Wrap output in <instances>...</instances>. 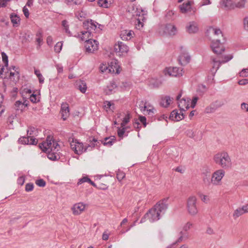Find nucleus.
<instances>
[{"label":"nucleus","instance_id":"obj_1","mask_svg":"<svg viewBox=\"0 0 248 248\" xmlns=\"http://www.w3.org/2000/svg\"><path fill=\"white\" fill-rule=\"evenodd\" d=\"M215 163L223 169H228L232 167V162L228 153L221 152L216 154L213 157Z\"/></svg>","mask_w":248,"mask_h":248},{"label":"nucleus","instance_id":"obj_2","mask_svg":"<svg viewBox=\"0 0 248 248\" xmlns=\"http://www.w3.org/2000/svg\"><path fill=\"white\" fill-rule=\"evenodd\" d=\"M39 146L45 153H47L48 151L58 152L60 148L59 144L50 136H48L46 141L40 143Z\"/></svg>","mask_w":248,"mask_h":248},{"label":"nucleus","instance_id":"obj_3","mask_svg":"<svg viewBox=\"0 0 248 248\" xmlns=\"http://www.w3.org/2000/svg\"><path fill=\"white\" fill-rule=\"evenodd\" d=\"M248 0H221L220 5L228 9H244Z\"/></svg>","mask_w":248,"mask_h":248},{"label":"nucleus","instance_id":"obj_4","mask_svg":"<svg viewBox=\"0 0 248 248\" xmlns=\"http://www.w3.org/2000/svg\"><path fill=\"white\" fill-rule=\"evenodd\" d=\"M68 141L70 142L71 149L75 154L80 155L87 151V148L84 147L83 143L79 142L77 140L69 138Z\"/></svg>","mask_w":248,"mask_h":248},{"label":"nucleus","instance_id":"obj_5","mask_svg":"<svg viewBox=\"0 0 248 248\" xmlns=\"http://www.w3.org/2000/svg\"><path fill=\"white\" fill-rule=\"evenodd\" d=\"M197 202V199L195 196H190L187 200L186 208L188 213L191 216H195L198 213Z\"/></svg>","mask_w":248,"mask_h":248},{"label":"nucleus","instance_id":"obj_6","mask_svg":"<svg viewBox=\"0 0 248 248\" xmlns=\"http://www.w3.org/2000/svg\"><path fill=\"white\" fill-rule=\"evenodd\" d=\"M91 32L87 31H83L80 32V34H78V37L82 41H85L86 43V46H97L99 45L98 42L96 40L89 39L91 36Z\"/></svg>","mask_w":248,"mask_h":248},{"label":"nucleus","instance_id":"obj_7","mask_svg":"<svg viewBox=\"0 0 248 248\" xmlns=\"http://www.w3.org/2000/svg\"><path fill=\"white\" fill-rule=\"evenodd\" d=\"M83 25L84 28L87 30L86 31L90 32L91 34L93 31L98 32L102 30L100 28L102 26L92 19L84 22Z\"/></svg>","mask_w":248,"mask_h":248},{"label":"nucleus","instance_id":"obj_8","mask_svg":"<svg viewBox=\"0 0 248 248\" xmlns=\"http://www.w3.org/2000/svg\"><path fill=\"white\" fill-rule=\"evenodd\" d=\"M159 33L161 35H174L177 32L176 28L172 24L162 25L159 29Z\"/></svg>","mask_w":248,"mask_h":248},{"label":"nucleus","instance_id":"obj_9","mask_svg":"<svg viewBox=\"0 0 248 248\" xmlns=\"http://www.w3.org/2000/svg\"><path fill=\"white\" fill-rule=\"evenodd\" d=\"M163 72L165 76L174 77H181L183 73V69L177 67H166Z\"/></svg>","mask_w":248,"mask_h":248},{"label":"nucleus","instance_id":"obj_10","mask_svg":"<svg viewBox=\"0 0 248 248\" xmlns=\"http://www.w3.org/2000/svg\"><path fill=\"white\" fill-rule=\"evenodd\" d=\"M208 33L211 36L214 37L213 41L217 45H222L223 43H221L220 40L217 38L219 36H222L221 30L219 29L210 27L207 30Z\"/></svg>","mask_w":248,"mask_h":248},{"label":"nucleus","instance_id":"obj_11","mask_svg":"<svg viewBox=\"0 0 248 248\" xmlns=\"http://www.w3.org/2000/svg\"><path fill=\"white\" fill-rule=\"evenodd\" d=\"M168 198H164L157 202L153 207L158 212L161 216L164 215L168 208L167 203Z\"/></svg>","mask_w":248,"mask_h":248},{"label":"nucleus","instance_id":"obj_12","mask_svg":"<svg viewBox=\"0 0 248 248\" xmlns=\"http://www.w3.org/2000/svg\"><path fill=\"white\" fill-rule=\"evenodd\" d=\"M225 172L223 169H219L216 170L213 174L211 178L212 183L216 186L219 185L221 181L225 175Z\"/></svg>","mask_w":248,"mask_h":248},{"label":"nucleus","instance_id":"obj_13","mask_svg":"<svg viewBox=\"0 0 248 248\" xmlns=\"http://www.w3.org/2000/svg\"><path fill=\"white\" fill-rule=\"evenodd\" d=\"M233 58V56L232 54H229L224 56V59L221 60H217L215 58H212V62L213 63L212 69H216L214 73H216L217 70L219 68L222 63H224L230 61Z\"/></svg>","mask_w":248,"mask_h":248},{"label":"nucleus","instance_id":"obj_14","mask_svg":"<svg viewBox=\"0 0 248 248\" xmlns=\"http://www.w3.org/2000/svg\"><path fill=\"white\" fill-rule=\"evenodd\" d=\"M161 215L153 207L144 215V217L147 218L150 222H153L160 218Z\"/></svg>","mask_w":248,"mask_h":248},{"label":"nucleus","instance_id":"obj_15","mask_svg":"<svg viewBox=\"0 0 248 248\" xmlns=\"http://www.w3.org/2000/svg\"><path fill=\"white\" fill-rule=\"evenodd\" d=\"M18 141L22 144L36 145L37 143V140L33 136L22 137Z\"/></svg>","mask_w":248,"mask_h":248},{"label":"nucleus","instance_id":"obj_16","mask_svg":"<svg viewBox=\"0 0 248 248\" xmlns=\"http://www.w3.org/2000/svg\"><path fill=\"white\" fill-rule=\"evenodd\" d=\"M60 112L62 115V118L63 120H66L70 114L69 105L67 103L62 102V103Z\"/></svg>","mask_w":248,"mask_h":248},{"label":"nucleus","instance_id":"obj_17","mask_svg":"<svg viewBox=\"0 0 248 248\" xmlns=\"http://www.w3.org/2000/svg\"><path fill=\"white\" fill-rule=\"evenodd\" d=\"M85 205L82 202H78L75 204L72 207V211L73 215H79L85 209Z\"/></svg>","mask_w":248,"mask_h":248},{"label":"nucleus","instance_id":"obj_18","mask_svg":"<svg viewBox=\"0 0 248 248\" xmlns=\"http://www.w3.org/2000/svg\"><path fill=\"white\" fill-rule=\"evenodd\" d=\"M198 30V24L194 21L189 22L186 26V31L189 33H196Z\"/></svg>","mask_w":248,"mask_h":248},{"label":"nucleus","instance_id":"obj_19","mask_svg":"<svg viewBox=\"0 0 248 248\" xmlns=\"http://www.w3.org/2000/svg\"><path fill=\"white\" fill-rule=\"evenodd\" d=\"M140 10L142 13L141 16L140 15V14L139 13V12H137L136 14V16H139V18L137 19V23L136 24V28L139 30L143 27V20L145 19V17L144 16V15H145V12L142 11L141 9Z\"/></svg>","mask_w":248,"mask_h":248},{"label":"nucleus","instance_id":"obj_20","mask_svg":"<svg viewBox=\"0 0 248 248\" xmlns=\"http://www.w3.org/2000/svg\"><path fill=\"white\" fill-rule=\"evenodd\" d=\"M184 118L183 113L181 111L179 113L177 110H173L170 115V119L175 121H179L184 119Z\"/></svg>","mask_w":248,"mask_h":248},{"label":"nucleus","instance_id":"obj_21","mask_svg":"<svg viewBox=\"0 0 248 248\" xmlns=\"http://www.w3.org/2000/svg\"><path fill=\"white\" fill-rule=\"evenodd\" d=\"M134 34L131 30H124L121 32L120 36L123 40H129L133 37Z\"/></svg>","mask_w":248,"mask_h":248},{"label":"nucleus","instance_id":"obj_22","mask_svg":"<svg viewBox=\"0 0 248 248\" xmlns=\"http://www.w3.org/2000/svg\"><path fill=\"white\" fill-rule=\"evenodd\" d=\"M213 52L216 54L218 58L224 59V56L227 55H224L223 53L225 51L224 47H211Z\"/></svg>","mask_w":248,"mask_h":248},{"label":"nucleus","instance_id":"obj_23","mask_svg":"<svg viewBox=\"0 0 248 248\" xmlns=\"http://www.w3.org/2000/svg\"><path fill=\"white\" fill-rule=\"evenodd\" d=\"M190 60V56L187 53L181 54L179 57V61L181 65L187 64Z\"/></svg>","mask_w":248,"mask_h":248},{"label":"nucleus","instance_id":"obj_24","mask_svg":"<svg viewBox=\"0 0 248 248\" xmlns=\"http://www.w3.org/2000/svg\"><path fill=\"white\" fill-rule=\"evenodd\" d=\"M110 68H108L106 65L104 64H102L100 66V70L102 72H105L107 71V70H108L110 72H115L116 74H119L120 71L119 70V68H118V65L116 64L115 66H114V68H115V70L113 68L112 65L110 66Z\"/></svg>","mask_w":248,"mask_h":248},{"label":"nucleus","instance_id":"obj_25","mask_svg":"<svg viewBox=\"0 0 248 248\" xmlns=\"http://www.w3.org/2000/svg\"><path fill=\"white\" fill-rule=\"evenodd\" d=\"M188 102L189 101H187L186 99L184 98L182 99L178 102V107L181 111H185V108L186 110L189 108V107Z\"/></svg>","mask_w":248,"mask_h":248},{"label":"nucleus","instance_id":"obj_26","mask_svg":"<svg viewBox=\"0 0 248 248\" xmlns=\"http://www.w3.org/2000/svg\"><path fill=\"white\" fill-rule=\"evenodd\" d=\"M180 11L182 13L185 14L190 11L191 9V2L188 1L186 3H183L180 6Z\"/></svg>","mask_w":248,"mask_h":248},{"label":"nucleus","instance_id":"obj_27","mask_svg":"<svg viewBox=\"0 0 248 248\" xmlns=\"http://www.w3.org/2000/svg\"><path fill=\"white\" fill-rule=\"evenodd\" d=\"M114 53L117 56H122L128 51L127 47H114Z\"/></svg>","mask_w":248,"mask_h":248},{"label":"nucleus","instance_id":"obj_28","mask_svg":"<svg viewBox=\"0 0 248 248\" xmlns=\"http://www.w3.org/2000/svg\"><path fill=\"white\" fill-rule=\"evenodd\" d=\"M172 100V98L169 96H166L164 98H162L160 104L162 106L167 108L170 105Z\"/></svg>","mask_w":248,"mask_h":248},{"label":"nucleus","instance_id":"obj_29","mask_svg":"<svg viewBox=\"0 0 248 248\" xmlns=\"http://www.w3.org/2000/svg\"><path fill=\"white\" fill-rule=\"evenodd\" d=\"M117 87V85L115 82H111L110 84L108 85L105 90L106 94L109 95L112 93L113 91Z\"/></svg>","mask_w":248,"mask_h":248},{"label":"nucleus","instance_id":"obj_30","mask_svg":"<svg viewBox=\"0 0 248 248\" xmlns=\"http://www.w3.org/2000/svg\"><path fill=\"white\" fill-rule=\"evenodd\" d=\"M47 154V156L49 159L53 161L58 160L60 157L57 152H53L48 151L46 153Z\"/></svg>","mask_w":248,"mask_h":248},{"label":"nucleus","instance_id":"obj_31","mask_svg":"<svg viewBox=\"0 0 248 248\" xmlns=\"http://www.w3.org/2000/svg\"><path fill=\"white\" fill-rule=\"evenodd\" d=\"M14 108L16 110L22 112L24 109V106L20 101H16L14 105Z\"/></svg>","mask_w":248,"mask_h":248},{"label":"nucleus","instance_id":"obj_32","mask_svg":"<svg viewBox=\"0 0 248 248\" xmlns=\"http://www.w3.org/2000/svg\"><path fill=\"white\" fill-rule=\"evenodd\" d=\"M105 142L103 143L104 145L111 146L113 143L115 141L116 139L114 136L110 137H107L105 138Z\"/></svg>","mask_w":248,"mask_h":248},{"label":"nucleus","instance_id":"obj_33","mask_svg":"<svg viewBox=\"0 0 248 248\" xmlns=\"http://www.w3.org/2000/svg\"><path fill=\"white\" fill-rule=\"evenodd\" d=\"M10 18L11 22H12L14 26H16L19 24L20 19L19 17L17 15L11 14L10 16Z\"/></svg>","mask_w":248,"mask_h":248},{"label":"nucleus","instance_id":"obj_34","mask_svg":"<svg viewBox=\"0 0 248 248\" xmlns=\"http://www.w3.org/2000/svg\"><path fill=\"white\" fill-rule=\"evenodd\" d=\"M78 89L82 93H85L87 90L86 84L83 81H80L77 84Z\"/></svg>","mask_w":248,"mask_h":248},{"label":"nucleus","instance_id":"obj_35","mask_svg":"<svg viewBox=\"0 0 248 248\" xmlns=\"http://www.w3.org/2000/svg\"><path fill=\"white\" fill-rule=\"evenodd\" d=\"M28 135H37L38 134L37 129L33 126H30L28 127V129L27 130Z\"/></svg>","mask_w":248,"mask_h":248},{"label":"nucleus","instance_id":"obj_36","mask_svg":"<svg viewBox=\"0 0 248 248\" xmlns=\"http://www.w3.org/2000/svg\"><path fill=\"white\" fill-rule=\"evenodd\" d=\"M34 74L38 78L39 82L40 83H43L44 82V78L42 75L41 74L40 71L39 70L35 69Z\"/></svg>","mask_w":248,"mask_h":248},{"label":"nucleus","instance_id":"obj_37","mask_svg":"<svg viewBox=\"0 0 248 248\" xmlns=\"http://www.w3.org/2000/svg\"><path fill=\"white\" fill-rule=\"evenodd\" d=\"M126 127L125 126L118 128V136L121 139L123 138L124 134L125 132Z\"/></svg>","mask_w":248,"mask_h":248},{"label":"nucleus","instance_id":"obj_38","mask_svg":"<svg viewBox=\"0 0 248 248\" xmlns=\"http://www.w3.org/2000/svg\"><path fill=\"white\" fill-rule=\"evenodd\" d=\"M243 214H244V213H243L241 208H238L236 209L235 210H234V213L233 214V217L234 218H236L240 217V216L242 215Z\"/></svg>","mask_w":248,"mask_h":248},{"label":"nucleus","instance_id":"obj_39","mask_svg":"<svg viewBox=\"0 0 248 248\" xmlns=\"http://www.w3.org/2000/svg\"><path fill=\"white\" fill-rule=\"evenodd\" d=\"M130 114H127L124 118H123L122 123L121 124V127L125 126V125L129 122Z\"/></svg>","mask_w":248,"mask_h":248},{"label":"nucleus","instance_id":"obj_40","mask_svg":"<svg viewBox=\"0 0 248 248\" xmlns=\"http://www.w3.org/2000/svg\"><path fill=\"white\" fill-rule=\"evenodd\" d=\"M216 108H217L215 105H210V106H208L206 108L205 112L207 113H213L215 111V110H216Z\"/></svg>","mask_w":248,"mask_h":248},{"label":"nucleus","instance_id":"obj_41","mask_svg":"<svg viewBox=\"0 0 248 248\" xmlns=\"http://www.w3.org/2000/svg\"><path fill=\"white\" fill-rule=\"evenodd\" d=\"M125 173L120 170L117 172V178L119 181H121L125 177Z\"/></svg>","mask_w":248,"mask_h":248},{"label":"nucleus","instance_id":"obj_42","mask_svg":"<svg viewBox=\"0 0 248 248\" xmlns=\"http://www.w3.org/2000/svg\"><path fill=\"white\" fill-rule=\"evenodd\" d=\"M93 47H85L84 52L87 54H90L91 53H93L95 51H97L98 50V47H94L93 49Z\"/></svg>","mask_w":248,"mask_h":248},{"label":"nucleus","instance_id":"obj_43","mask_svg":"<svg viewBox=\"0 0 248 248\" xmlns=\"http://www.w3.org/2000/svg\"><path fill=\"white\" fill-rule=\"evenodd\" d=\"M199 197L201 198L202 202H203L204 203H208L210 201L209 197L205 195H204L203 194H200Z\"/></svg>","mask_w":248,"mask_h":248},{"label":"nucleus","instance_id":"obj_44","mask_svg":"<svg viewBox=\"0 0 248 248\" xmlns=\"http://www.w3.org/2000/svg\"><path fill=\"white\" fill-rule=\"evenodd\" d=\"M90 141H91V143L88 144V146H86V148H87V149L89 148H91L92 149L94 148L96 145L95 143L97 142V140L94 138H93L92 140H90Z\"/></svg>","mask_w":248,"mask_h":248},{"label":"nucleus","instance_id":"obj_45","mask_svg":"<svg viewBox=\"0 0 248 248\" xmlns=\"http://www.w3.org/2000/svg\"><path fill=\"white\" fill-rule=\"evenodd\" d=\"M35 184L40 187H44L46 185V182L42 179L36 180Z\"/></svg>","mask_w":248,"mask_h":248},{"label":"nucleus","instance_id":"obj_46","mask_svg":"<svg viewBox=\"0 0 248 248\" xmlns=\"http://www.w3.org/2000/svg\"><path fill=\"white\" fill-rule=\"evenodd\" d=\"M1 56H2V61L5 64V66L7 67L8 65V60L7 55L4 52H2Z\"/></svg>","mask_w":248,"mask_h":248},{"label":"nucleus","instance_id":"obj_47","mask_svg":"<svg viewBox=\"0 0 248 248\" xmlns=\"http://www.w3.org/2000/svg\"><path fill=\"white\" fill-rule=\"evenodd\" d=\"M90 181H91V179L89 178H88V177L85 176V177H83L82 178L79 179V180L78 182V185H80L83 183H85V182L89 183Z\"/></svg>","mask_w":248,"mask_h":248},{"label":"nucleus","instance_id":"obj_48","mask_svg":"<svg viewBox=\"0 0 248 248\" xmlns=\"http://www.w3.org/2000/svg\"><path fill=\"white\" fill-rule=\"evenodd\" d=\"M98 4L101 7H108V3L107 0H99Z\"/></svg>","mask_w":248,"mask_h":248},{"label":"nucleus","instance_id":"obj_49","mask_svg":"<svg viewBox=\"0 0 248 248\" xmlns=\"http://www.w3.org/2000/svg\"><path fill=\"white\" fill-rule=\"evenodd\" d=\"M62 26L66 32L70 33V31H69V26L66 20H64L62 21Z\"/></svg>","mask_w":248,"mask_h":248},{"label":"nucleus","instance_id":"obj_50","mask_svg":"<svg viewBox=\"0 0 248 248\" xmlns=\"http://www.w3.org/2000/svg\"><path fill=\"white\" fill-rule=\"evenodd\" d=\"M66 2L70 4H74L75 5H79L81 3V0H65Z\"/></svg>","mask_w":248,"mask_h":248},{"label":"nucleus","instance_id":"obj_51","mask_svg":"<svg viewBox=\"0 0 248 248\" xmlns=\"http://www.w3.org/2000/svg\"><path fill=\"white\" fill-rule=\"evenodd\" d=\"M34 187V185L32 183H28L25 186V190L27 192H30L33 190Z\"/></svg>","mask_w":248,"mask_h":248},{"label":"nucleus","instance_id":"obj_52","mask_svg":"<svg viewBox=\"0 0 248 248\" xmlns=\"http://www.w3.org/2000/svg\"><path fill=\"white\" fill-rule=\"evenodd\" d=\"M192 224L189 222H187L183 227V230L187 232L191 228Z\"/></svg>","mask_w":248,"mask_h":248},{"label":"nucleus","instance_id":"obj_53","mask_svg":"<svg viewBox=\"0 0 248 248\" xmlns=\"http://www.w3.org/2000/svg\"><path fill=\"white\" fill-rule=\"evenodd\" d=\"M141 103L143 105V106H140V110L142 112H144V111H146V109L148 108V106L147 105V103L146 102H144L143 101H141Z\"/></svg>","mask_w":248,"mask_h":248},{"label":"nucleus","instance_id":"obj_54","mask_svg":"<svg viewBox=\"0 0 248 248\" xmlns=\"http://www.w3.org/2000/svg\"><path fill=\"white\" fill-rule=\"evenodd\" d=\"M174 12L171 10H169L167 12L166 16L168 19H172V16L174 15Z\"/></svg>","mask_w":248,"mask_h":248},{"label":"nucleus","instance_id":"obj_55","mask_svg":"<svg viewBox=\"0 0 248 248\" xmlns=\"http://www.w3.org/2000/svg\"><path fill=\"white\" fill-rule=\"evenodd\" d=\"M30 99L31 101L33 103H37L39 101V100L37 99L36 95L33 93L30 95Z\"/></svg>","mask_w":248,"mask_h":248},{"label":"nucleus","instance_id":"obj_56","mask_svg":"<svg viewBox=\"0 0 248 248\" xmlns=\"http://www.w3.org/2000/svg\"><path fill=\"white\" fill-rule=\"evenodd\" d=\"M240 75L243 77H247L248 76V69H243L240 72Z\"/></svg>","mask_w":248,"mask_h":248},{"label":"nucleus","instance_id":"obj_57","mask_svg":"<svg viewBox=\"0 0 248 248\" xmlns=\"http://www.w3.org/2000/svg\"><path fill=\"white\" fill-rule=\"evenodd\" d=\"M139 120L143 124L144 127L146 126V118L145 116H140L139 117Z\"/></svg>","mask_w":248,"mask_h":248},{"label":"nucleus","instance_id":"obj_58","mask_svg":"<svg viewBox=\"0 0 248 248\" xmlns=\"http://www.w3.org/2000/svg\"><path fill=\"white\" fill-rule=\"evenodd\" d=\"M199 98L197 96H195L193 98L191 102V107L194 108Z\"/></svg>","mask_w":248,"mask_h":248},{"label":"nucleus","instance_id":"obj_59","mask_svg":"<svg viewBox=\"0 0 248 248\" xmlns=\"http://www.w3.org/2000/svg\"><path fill=\"white\" fill-rule=\"evenodd\" d=\"M23 12L25 17L26 18H28L30 15V13L28 9L26 7V6H24L23 8Z\"/></svg>","mask_w":248,"mask_h":248},{"label":"nucleus","instance_id":"obj_60","mask_svg":"<svg viewBox=\"0 0 248 248\" xmlns=\"http://www.w3.org/2000/svg\"><path fill=\"white\" fill-rule=\"evenodd\" d=\"M241 108L243 110H245L246 112H248V104L242 103L241 104Z\"/></svg>","mask_w":248,"mask_h":248},{"label":"nucleus","instance_id":"obj_61","mask_svg":"<svg viewBox=\"0 0 248 248\" xmlns=\"http://www.w3.org/2000/svg\"><path fill=\"white\" fill-rule=\"evenodd\" d=\"M37 36L38 38L36 39V41L38 43V45L41 46L42 44H41V42H42V38L41 37V33L40 32L37 33Z\"/></svg>","mask_w":248,"mask_h":248},{"label":"nucleus","instance_id":"obj_62","mask_svg":"<svg viewBox=\"0 0 248 248\" xmlns=\"http://www.w3.org/2000/svg\"><path fill=\"white\" fill-rule=\"evenodd\" d=\"M76 16L79 20H82L85 17V14L81 12L77 14Z\"/></svg>","mask_w":248,"mask_h":248},{"label":"nucleus","instance_id":"obj_63","mask_svg":"<svg viewBox=\"0 0 248 248\" xmlns=\"http://www.w3.org/2000/svg\"><path fill=\"white\" fill-rule=\"evenodd\" d=\"M25 182V178L24 176H21L17 179V183L20 186H22Z\"/></svg>","mask_w":248,"mask_h":248},{"label":"nucleus","instance_id":"obj_64","mask_svg":"<svg viewBox=\"0 0 248 248\" xmlns=\"http://www.w3.org/2000/svg\"><path fill=\"white\" fill-rule=\"evenodd\" d=\"M244 27L245 29L247 31H248V17H246L244 19Z\"/></svg>","mask_w":248,"mask_h":248}]
</instances>
